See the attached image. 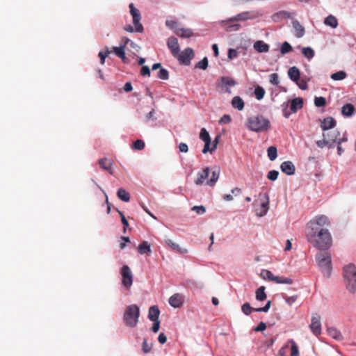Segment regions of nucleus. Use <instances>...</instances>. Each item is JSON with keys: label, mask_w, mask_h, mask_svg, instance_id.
Instances as JSON below:
<instances>
[{"label": "nucleus", "mask_w": 356, "mask_h": 356, "mask_svg": "<svg viewBox=\"0 0 356 356\" xmlns=\"http://www.w3.org/2000/svg\"><path fill=\"white\" fill-rule=\"evenodd\" d=\"M118 197L123 202H127L130 200V195L124 188H120L117 192Z\"/></svg>", "instance_id": "f704fd0d"}, {"label": "nucleus", "mask_w": 356, "mask_h": 356, "mask_svg": "<svg viewBox=\"0 0 356 356\" xmlns=\"http://www.w3.org/2000/svg\"><path fill=\"white\" fill-rule=\"evenodd\" d=\"M139 317L140 309L136 305L133 304L127 307L123 314V321L127 327H135L138 323Z\"/></svg>", "instance_id": "7ed1b4c3"}, {"label": "nucleus", "mask_w": 356, "mask_h": 356, "mask_svg": "<svg viewBox=\"0 0 356 356\" xmlns=\"http://www.w3.org/2000/svg\"><path fill=\"white\" fill-rule=\"evenodd\" d=\"M298 298V295H294V296H288V297H285L284 298L285 302L289 306H292L297 301Z\"/></svg>", "instance_id": "5fc2aeb1"}, {"label": "nucleus", "mask_w": 356, "mask_h": 356, "mask_svg": "<svg viewBox=\"0 0 356 356\" xmlns=\"http://www.w3.org/2000/svg\"><path fill=\"white\" fill-rule=\"evenodd\" d=\"M347 76L344 71H339L331 74L330 77L334 81H341Z\"/></svg>", "instance_id": "ea45409f"}, {"label": "nucleus", "mask_w": 356, "mask_h": 356, "mask_svg": "<svg viewBox=\"0 0 356 356\" xmlns=\"http://www.w3.org/2000/svg\"><path fill=\"white\" fill-rule=\"evenodd\" d=\"M289 343H291V356H299L298 347L296 342L293 339H291Z\"/></svg>", "instance_id": "49530a36"}, {"label": "nucleus", "mask_w": 356, "mask_h": 356, "mask_svg": "<svg viewBox=\"0 0 356 356\" xmlns=\"http://www.w3.org/2000/svg\"><path fill=\"white\" fill-rule=\"evenodd\" d=\"M152 348V343H148L147 340L146 339H143L142 344V350L144 353H148L151 351Z\"/></svg>", "instance_id": "8fccbe9b"}, {"label": "nucleus", "mask_w": 356, "mask_h": 356, "mask_svg": "<svg viewBox=\"0 0 356 356\" xmlns=\"http://www.w3.org/2000/svg\"><path fill=\"white\" fill-rule=\"evenodd\" d=\"M225 25H227L225 26V30L227 32H232L238 31L241 26L240 24H224Z\"/></svg>", "instance_id": "a18cd8bd"}, {"label": "nucleus", "mask_w": 356, "mask_h": 356, "mask_svg": "<svg viewBox=\"0 0 356 356\" xmlns=\"http://www.w3.org/2000/svg\"><path fill=\"white\" fill-rule=\"evenodd\" d=\"M254 309L255 308H252L248 302L244 303L241 307V310L245 315L250 314L252 311H254Z\"/></svg>", "instance_id": "864d4df0"}, {"label": "nucleus", "mask_w": 356, "mask_h": 356, "mask_svg": "<svg viewBox=\"0 0 356 356\" xmlns=\"http://www.w3.org/2000/svg\"><path fill=\"white\" fill-rule=\"evenodd\" d=\"M267 154L270 161H274L277 156V149L275 146H270L267 149Z\"/></svg>", "instance_id": "58836bf2"}, {"label": "nucleus", "mask_w": 356, "mask_h": 356, "mask_svg": "<svg viewBox=\"0 0 356 356\" xmlns=\"http://www.w3.org/2000/svg\"><path fill=\"white\" fill-rule=\"evenodd\" d=\"M175 32L177 36L182 38H189L193 35V31L190 29L177 28Z\"/></svg>", "instance_id": "4be33fe9"}, {"label": "nucleus", "mask_w": 356, "mask_h": 356, "mask_svg": "<svg viewBox=\"0 0 356 356\" xmlns=\"http://www.w3.org/2000/svg\"><path fill=\"white\" fill-rule=\"evenodd\" d=\"M220 176V168L218 167H216L213 168V170L212 171V175L211 177L207 181V184L210 186H213L217 182L218 178Z\"/></svg>", "instance_id": "bb28decb"}, {"label": "nucleus", "mask_w": 356, "mask_h": 356, "mask_svg": "<svg viewBox=\"0 0 356 356\" xmlns=\"http://www.w3.org/2000/svg\"><path fill=\"white\" fill-rule=\"evenodd\" d=\"M330 225V220L325 215L316 216L307 224V240L320 251L327 250L332 245V237L328 229Z\"/></svg>", "instance_id": "f257e3e1"}, {"label": "nucleus", "mask_w": 356, "mask_h": 356, "mask_svg": "<svg viewBox=\"0 0 356 356\" xmlns=\"http://www.w3.org/2000/svg\"><path fill=\"white\" fill-rule=\"evenodd\" d=\"M150 70L148 66H146V65H143L141 68V70H140V74L142 76H150Z\"/></svg>", "instance_id": "0e129e2a"}, {"label": "nucleus", "mask_w": 356, "mask_h": 356, "mask_svg": "<svg viewBox=\"0 0 356 356\" xmlns=\"http://www.w3.org/2000/svg\"><path fill=\"white\" fill-rule=\"evenodd\" d=\"M194 56V51L193 49L188 47L185 49L183 51L179 52V56L175 58L179 60V61L181 63L188 64L190 63V60Z\"/></svg>", "instance_id": "9b49d317"}, {"label": "nucleus", "mask_w": 356, "mask_h": 356, "mask_svg": "<svg viewBox=\"0 0 356 356\" xmlns=\"http://www.w3.org/2000/svg\"><path fill=\"white\" fill-rule=\"evenodd\" d=\"M310 329L312 333L318 336L321 333V317L319 315L315 314L312 316V323L310 325Z\"/></svg>", "instance_id": "f8f14e48"}, {"label": "nucleus", "mask_w": 356, "mask_h": 356, "mask_svg": "<svg viewBox=\"0 0 356 356\" xmlns=\"http://www.w3.org/2000/svg\"><path fill=\"white\" fill-rule=\"evenodd\" d=\"M294 35L297 38H301L305 34V29L301 24H293Z\"/></svg>", "instance_id": "e433bc0d"}, {"label": "nucleus", "mask_w": 356, "mask_h": 356, "mask_svg": "<svg viewBox=\"0 0 356 356\" xmlns=\"http://www.w3.org/2000/svg\"><path fill=\"white\" fill-rule=\"evenodd\" d=\"M328 334L334 339L337 341H342L343 339V337L340 331L337 330L334 327H329L327 330Z\"/></svg>", "instance_id": "c756f323"}, {"label": "nucleus", "mask_w": 356, "mask_h": 356, "mask_svg": "<svg viewBox=\"0 0 356 356\" xmlns=\"http://www.w3.org/2000/svg\"><path fill=\"white\" fill-rule=\"evenodd\" d=\"M124 47H113V49L114 53L120 58L124 63L127 62V58L125 56Z\"/></svg>", "instance_id": "72a5a7b5"}, {"label": "nucleus", "mask_w": 356, "mask_h": 356, "mask_svg": "<svg viewBox=\"0 0 356 356\" xmlns=\"http://www.w3.org/2000/svg\"><path fill=\"white\" fill-rule=\"evenodd\" d=\"M254 48L259 53L268 52L269 51V45L262 40L255 42Z\"/></svg>", "instance_id": "cd10ccee"}, {"label": "nucleus", "mask_w": 356, "mask_h": 356, "mask_svg": "<svg viewBox=\"0 0 356 356\" xmlns=\"http://www.w3.org/2000/svg\"><path fill=\"white\" fill-rule=\"evenodd\" d=\"M323 138H326L327 139H334L333 143L337 142L339 139V133L337 131L332 130L330 131H328L327 133L323 134Z\"/></svg>", "instance_id": "c9c22d12"}, {"label": "nucleus", "mask_w": 356, "mask_h": 356, "mask_svg": "<svg viewBox=\"0 0 356 356\" xmlns=\"http://www.w3.org/2000/svg\"><path fill=\"white\" fill-rule=\"evenodd\" d=\"M184 303V297L180 293H175L170 297L169 304L174 308H179Z\"/></svg>", "instance_id": "f3484780"}, {"label": "nucleus", "mask_w": 356, "mask_h": 356, "mask_svg": "<svg viewBox=\"0 0 356 356\" xmlns=\"http://www.w3.org/2000/svg\"><path fill=\"white\" fill-rule=\"evenodd\" d=\"M160 311L156 305L149 307L148 312V318L152 321H159Z\"/></svg>", "instance_id": "b1692460"}, {"label": "nucleus", "mask_w": 356, "mask_h": 356, "mask_svg": "<svg viewBox=\"0 0 356 356\" xmlns=\"http://www.w3.org/2000/svg\"><path fill=\"white\" fill-rule=\"evenodd\" d=\"M165 243L168 247L177 252L181 254H186L188 252L186 249L181 248L178 244L175 243L170 239L165 240Z\"/></svg>", "instance_id": "412c9836"}, {"label": "nucleus", "mask_w": 356, "mask_h": 356, "mask_svg": "<svg viewBox=\"0 0 356 356\" xmlns=\"http://www.w3.org/2000/svg\"><path fill=\"white\" fill-rule=\"evenodd\" d=\"M272 19L274 22H278L280 21L292 19V18L291 17L290 13L285 11H280L274 14L272 16Z\"/></svg>", "instance_id": "aec40b11"}, {"label": "nucleus", "mask_w": 356, "mask_h": 356, "mask_svg": "<svg viewBox=\"0 0 356 356\" xmlns=\"http://www.w3.org/2000/svg\"><path fill=\"white\" fill-rule=\"evenodd\" d=\"M343 277L347 289L350 293L356 291V267L350 264L343 268Z\"/></svg>", "instance_id": "20e7f679"}, {"label": "nucleus", "mask_w": 356, "mask_h": 356, "mask_svg": "<svg viewBox=\"0 0 356 356\" xmlns=\"http://www.w3.org/2000/svg\"><path fill=\"white\" fill-rule=\"evenodd\" d=\"M192 210L198 214H204L206 212V209L204 206H194Z\"/></svg>", "instance_id": "e2e57ef3"}, {"label": "nucleus", "mask_w": 356, "mask_h": 356, "mask_svg": "<svg viewBox=\"0 0 356 356\" xmlns=\"http://www.w3.org/2000/svg\"><path fill=\"white\" fill-rule=\"evenodd\" d=\"M132 148L136 150H142L145 147V142L143 140L138 139L132 143Z\"/></svg>", "instance_id": "c03bdc74"}, {"label": "nucleus", "mask_w": 356, "mask_h": 356, "mask_svg": "<svg viewBox=\"0 0 356 356\" xmlns=\"http://www.w3.org/2000/svg\"><path fill=\"white\" fill-rule=\"evenodd\" d=\"M265 200L261 203L260 207L256 209V215L262 217L266 214L269 209V198L268 195H264Z\"/></svg>", "instance_id": "dca6fc26"}, {"label": "nucleus", "mask_w": 356, "mask_h": 356, "mask_svg": "<svg viewBox=\"0 0 356 356\" xmlns=\"http://www.w3.org/2000/svg\"><path fill=\"white\" fill-rule=\"evenodd\" d=\"M280 169L287 175H294L296 172L295 165L290 161L283 162L280 165Z\"/></svg>", "instance_id": "a211bd4d"}, {"label": "nucleus", "mask_w": 356, "mask_h": 356, "mask_svg": "<svg viewBox=\"0 0 356 356\" xmlns=\"http://www.w3.org/2000/svg\"><path fill=\"white\" fill-rule=\"evenodd\" d=\"M179 149L181 152L186 153L188 151V147L187 144H186L184 143H181L179 145Z\"/></svg>", "instance_id": "774afa93"}, {"label": "nucleus", "mask_w": 356, "mask_h": 356, "mask_svg": "<svg viewBox=\"0 0 356 356\" xmlns=\"http://www.w3.org/2000/svg\"><path fill=\"white\" fill-rule=\"evenodd\" d=\"M270 82L273 85H278L279 83V78L278 75L276 73L271 74L269 76Z\"/></svg>", "instance_id": "bf43d9fd"}, {"label": "nucleus", "mask_w": 356, "mask_h": 356, "mask_svg": "<svg viewBox=\"0 0 356 356\" xmlns=\"http://www.w3.org/2000/svg\"><path fill=\"white\" fill-rule=\"evenodd\" d=\"M265 95V90L263 88L258 86L254 89V95L258 100L261 99Z\"/></svg>", "instance_id": "09e8293b"}, {"label": "nucleus", "mask_w": 356, "mask_h": 356, "mask_svg": "<svg viewBox=\"0 0 356 356\" xmlns=\"http://www.w3.org/2000/svg\"><path fill=\"white\" fill-rule=\"evenodd\" d=\"M303 106V99L300 97H297L293 99L290 102V110L291 112L289 111L287 105L285 108H283V115L288 118L291 115V113H296L298 110L301 109Z\"/></svg>", "instance_id": "6e6552de"}, {"label": "nucleus", "mask_w": 356, "mask_h": 356, "mask_svg": "<svg viewBox=\"0 0 356 356\" xmlns=\"http://www.w3.org/2000/svg\"><path fill=\"white\" fill-rule=\"evenodd\" d=\"M138 251L140 254L150 255L152 253L150 245L147 241H143L138 246Z\"/></svg>", "instance_id": "c85d7f7f"}, {"label": "nucleus", "mask_w": 356, "mask_h": 356, "mask_svg": "<svg viewBox=\"0 0 356 356\" xmlns=\"http://www.w3.org/2000/svg\"><path fill=\"white\" fill-rule=\"evenodd\" d=\"M120 217H121V221H122V223L124 225V232L125 233L126 232V229H127V227L129 225V222L127 221V220L126 219L124 215L123 214L122 212H121L120 211L118 210Z\"/></svg>", "instance_id": "052dcab7"}, {"label": "nucleus", "mask_w": 356, "mask_h": 356, "mask_svg": "<svg viewBox=\"0 0 356 356\" xmlns=\"http://www.w3.org/2000/svg\"><path fill=\"white\" fill-rule=\"evenodd\" d=\"M279 175V172L277 170H270L268 172L267 175V177L268 179L271 181H275L277 179V177Z\"/></svg>", "instance_id": "4d7b16f0"}, {"label": "nucleus", "mask_w": 356, "mask_h": 356, "mask_svg": "<svg viewBox=\"0 0 356 356\" xmlns=\"http://www.w3.org/2000/svg\"><path fill=\"white\" fill-rule=\"evenodd\" d=\"M130 13L133 18V22H140L141 19L140 11L135 8L134 3L129 4Z\"/></svg>", "instance_id": "2f4dec72"}, {"label": "nucleus", "mask_w": 356, "mask_h": 356, "mask_svg": "<svg viewBox=\"0 0 356 356\" xmlns=\"http://www.w3.org/2000/svg\"><path fill=\"white\" fill-rule=\"evenodd\" d=\"M167 46L175 58L179 56L180 48L178 40L175 37L171 36L168 38L167 40Z\"/></svg>", "instance_id": "ddd939ff"}, {"label": "nucleus", "mask_w": 356, "mask_h": 356, "mask_svg": "<svg viewBox=\"0 0 356 356\" xmlns=\"http://www.w3.org/2000/svg\"><path fill=\"white\" fill-rule=\"evenodd\" d=\"M236 85V81L230 76H221L216 82V88L220 92L231 94V88Z\"/></svg>", "instance_id": "423d86ee"}, {"label": "nucleus", "mask_w": 356, "mask_h": 356, "mask_svg": "<svg viewBox=\"0 0 356 356\" xmlns=\"http://www.w3.org/2000/svg\"><path fill=\"white\" fill-rule=\"evenodd\" d=\"M264 277L266 278H267L268 280L274 282L277 284H291L293 283V280L291 278L275 276L270 270H265L264 272Z\"/></svg>", "instance_id": "9d476101"}, {"label": "nucleus", "mask_w": 356, "mask_h": 356, "mask_svg": "<svg viewBox=\"0 0 356 356\" xmlns=\"http://www.w3.org/2000/svg\"><path fill=\"white\" fill-rule=\"evenodd\" d=\"M314 104L317 107H323L326 104V99L323 97H316L314 99Z\"/></svg>", "instance_id": "603ef678"}, {"label": "nucleus", "mask_w": 356, "mask_h": 356, "mask_svg": "<svg viewBox=\"0 0 356 356\" xmlns=\"http://www.w3.org/2000/svg\"><path fill=\"white\" fill-rule=\"evenodd\" d=\"M122 276V285L129 290L133 284V273L127 265H124L120 269Z\"/></svg>", "instance_id": "0eeeda50"}, {"label": "nucleus", "mask_w": 356, "mask_h": 356, "mask_svg": "<svg viewBox=\"0 0 356 356\" xmlns=\"http://www.w3.org/2000/svg\"><path fill=\"white\" fill-rule=\"evenodd\" d=\"M245 127L251 131L264 132L270 128V122L264 115L259 114L249 117L246 120Z\"/></svg>", "instance_id": "f03ea898"}, {"label": "nucleus", "mask_w": 356, "mask_h": 356, "mask_svg": "<svg viewBox=\"0 0 356 356\" xmlns=\"http://www.w3.org/2000/svg\"><path fill=\"white\" fill-rule=\"evenodd\" d=\"M292 50H293V48H292L291 45L288 42H283L280 47V52L283 55L291 52Z\"/></svg>", "instance_id": "37998d69"}, {"label": "nucleus", "mask_w": 356, "mask_h": 356, "mask_svg": "<svg viewBox=\"0 0 356 356\" xmlns=\"http://www.w3.org/2000/svg\"><path fill=\"white\" fill-rule=\"evenodd\" d=\"M237 56H238V52L236 49H229L228 54H227L228 59L232 60L234 58H237Z\"/></svg>", "instance_id": "680f3d73"}, {"label": "nucleus", "mask_w": 356, "mask_h": 356, "mask_svg": "<svg viewBox=\"0 0 356 356\" xmlns=\"http://www.w3.org/2000/svg\"><path fill=\"white\" fill-rule=\"evenodd\" d=\"M257 13L254 12H244L238 14L235 17L230 18L227 21L222 20L221 22H238L239 21H246L249 19H256Z\"/></svg>", "instance_id": "1a4fd4ad"}, {"label": "nucleus", "mask_w": 356, "mask_h": 356, "mask_svg": "<svg viewBox=\"0 0 356 356\" xmlns=\"http://www.w3.org/2000/svg\"><path fill=\"white\" fill-rule=\"evenodd\" d=\"M99 164L102 169L108 171L111 175L113 174L112 170V163L107 158L99 159Z\"/></svg>", "instance_id": "a878e982"}, {"label": "nucleus", "mask_w": 356, "mask_h": 356, "mask_svg": "<svg viewBox=\"0 0 356 356\" xmlns=\"http://www.w3.org/2000/svg\"><path fill=\"white\" fill-rule=\"evenodd\" d=\"M232 119L230 115H224L219 120L220 124H228L231 122Z\"/></svg>", "instance_id": "69168bd1"}, {"label": "nucleus", "mask_w": 356, "mask_h": 356, "mask_svg": "<svg viewBox=\"0 0 356 356\" xmlns=\"http://www.w3.org/2000/svg\"><path fill=\"white\" fill-rule=\"evenodd\" d=\"M270 305H271V301L268 300L264 307L256 308V309H254V311L257 312H267L269 310Z\"/></svg>", "instance_id": "13d9d810"}, {"label": "nucleus", "mask_w": 356, "mask_h": 356, "mask_svg": "<svg viewBox=\"0 0 356 356\" xmlns=\"http://www.w3.org/2000/svg\"><path fill=\"white\" fill-rule=\"evenodd\" d=\"M302 53L309 60L312 59L315 55L314 51L311 47L302 48Z\"/></svg>", "instance_id": "a19ab883"}, {"label": "nucleus", "mask_w": 356, "mask_h": 356, "mask_svg": "<svg viewBox=\"0 0 356 356\" xmlns=\"http://www.w3.org/2000/svg\"><path fill=\"white\" fill-rule=\"evenodd\" d=\"M210 172V168L209 167H205L202 169V170L198 172L197 175V178L195 179L194 182L195 185L200 186L203 184L205 181L209 180L208 177Z\"/></svg>", "instance_id": "2eb2a0df"}, {"label": "nucleus", "mask_w": 356, "mask_h": 356, "mask_svg": "<svg viewBox=\"0 0 356 356\" xmlns=\"http://www.w3.org/2000/svg\"><path fill=\"white\" fill-rule=\"evenodd\" d=\"M256 299L259 301H263L266 298L265 293V286H261L256 291Z\"/></svg>", "instance_id": "4c0bfd02"}, {"label": "nucleus", "mask_w": 356, "mask_h": 356, "mask_svg": "<svg viewBox=\"0 0 356 356\" xmlns=\"http://www.w3.org/2000/svg\"><path fill=\"white\" fill-rule=\"evenodd\" d=\"M231 104L234 108H236L238 111H242L244 108V102L239 96L234 97L232 99Z\"/></svg>", "instance_id": "7c9ffc66"}, {"label": "nucleus", "mask_w": 356, "mask_h": 356, "mask_svg": "<svg viewBox=\"0 0 356 356\" xmlns=\"http://www.w3.org/2000/svg\"><path fill=\"white\" fill-rule=\"evenodd\" d=\"M200 138L204 142V146L202 149V152L204 154L207 153L209 151V147L211 145V138L209 132L207 131L205 128H202L200 133Z\"/></svg>", "instance_id": "4468645a"}, {"label": "nucleus", "mask_w": 356, "mask_h": 356, "mask_svg": "<svg viewBox=\"0 0 356 356\" xmlns=\"http://www.w3.org/2000/svg\"><path fill=\"white\" fill-rule=\"evenodd\" d=\"M355 111V107L352 104H346L342 106L341 113L344 116L350 117Z\"/></svg>", "instance_id": "473e14b6"}, {"label": "nucleus", "mask_w": 356, "mask_h": 356, "mask_svg": "<svg viewBox=\"0 0 356 356\" xmlns=\"http://www.w3.org/2000/svg\"><path fill=\"white\" fill-rule=\"evenodd\" d=\"M316 260L318 266L321 268L323 272L329 277L332 271V259L329 252H318L316 255Z\"/></svg>", "instance_id": "39448f33"}, {"label": "nucleus", "mask_w": 356, "mask_h": 356, "mask_svg": "<svg viewBox=\"0 0 356 356\" xmlns=\"http://www.w3.org/2000/svg\"><path fill=\"white\" fill-rule=\"evenodd\" d=\"M336 125V121L332 117H327L325 118L321 124V127L323 131H328Z\"/></svg>", "instance_id": "6ab92c4d"}, {"label": "nucleus", "mask_w": 356, "mask_h": 356, "mask_svg": "<svg viewBox=\"0 0 356 356\" xmlns=\"http://www.w3.org/2000/svg\"><path fill=\"white\" fill-rule=\"evenodd\" d=\"M124 31L129 33H141L143 31L142 24H127L124 26Z\"/></svg>", "instance_id": "5701e85b"}, {"label": "nucleus", "mask_w": 356, "mask_h": 356, "mask_svg": "<svg viewBox=\"0 0 356 356\" xmlns=\"http://www.w3.org/2000/svg\"><path fill=\"white\" fill-rule=\"evenodd\" d=\"M334 139H327L326 138H323L321 140H318L316 142V145L318 147L323 148L325 145L331 146L333 144Z\"/></svg>", "instance_id": "79ce46f5"}, {"label": "nucleus", "mask_w": 356, "mask_h": 356, "mask_svg": "<svg viewBox=\"0 0 356 356\" xmlns=\"http://www.w3.org/2000/svg\"><path fill=\"white\" fill-rule=\"evenodd\" d=\"M111 54V51L109 50V48L108 47H105V51H100L98 54L99 58H100V63L102 65L104 64L105 63V58L106 57Z\"/></svg>", "instance_id": "de8ad7c7"}, {"label": "nucleus", "mask_w": 356, "mask_h": 356, "mask_svg": "<svg viewBox=\"0 0 356 356\" xmlns=\"http://www.w3.org/2000/svg\"><path fill=\"white\" fill-rule=\"evenodd\" d=\"M157 76L162 80H167L169 78L168 71L164 68H161L158 72Z\"/></svg>", "instance_id": "3c124183"}, {"label": "nucleus", "mask_w": 356, "mask_h": 356, "mask_svg": "<svg viewBox=\"0 0 356 356\" xmlns=\"http://www.w3.org/2000/svg\"><path fill=\"white\" fill-rule=\"evenodd\" d=\"M266 328V324L264 322H260L259 325L254 328L255 332H261L264 331Z\"/></svg>", "instance_id": "338daca9"}, {"label": "nucleus", "mask_w": 356, "mask_h": 356, "mask_svg": "<svg viewBox=\"0 0 356 356\" xmlns=\"http://www.w3.org/2000/svg\"><path fill=\"white\" fill-rule=\"evenodd\" d=\"M288 75L293 81L298 83L300 76V70L298 67L295 66L290 67L288 71Z\"/></svg>", "instance_id": "393cba45"}, {"label": "nucleus", "mask_w": 356, "mask_h": 356, "mask_svg": "<svg viewBox=\"0 0 356 356\" xmlns=\"http://www.w3.org/2000/svg\"><path fill=\"white\" fill-rule=\"evenodd\" d=\"M208 67V60L207 57H204L202 60L198 62L196 65V67L200 69L206 70Z\"/></svg>", "instance_id": "6e6d98bb"}]
</instances>
